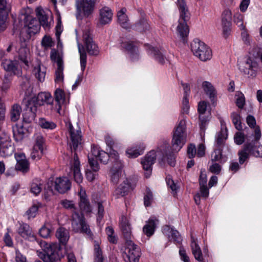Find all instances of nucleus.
Listing matches in <instances>:
<instances>
[{"instance_id": "nucleus-1", "label": "nucleus", "mask_w": 262, "mask_h": 262, "mask_svg": "<svg viewBox=\"0 0 262 262\" xmlns=\"http://www.w3.org/2000/svg\"><path fill=\"white\" fill-rule=\"evenodd\" d=\"M186 117H183L174 129L171 141V148L173 151H169L167 141H164L162 144L158 147L157 152L159 156L161 157L162 161L166 158L168 164L171 166H174L176 163L173 152H178L186 142Z\"/></svg>"}, {"instance_id": "nucleus-2", "label": "nucleus", "mask_w": 262, "mask_h": 262, "mask_svg": "<svg viewBox=\"0 0 262 262\" xmlns=\"http://www.w3.org/2000/svg\"><path fill=\"white\" fill-rule=\"evenodd\" d=\"M120 228L126 240V247L123 254L124 260L125 262H139L141 256L140 248L130 240L132 236L130 225L124 216H122L120 219Z\"/></svg>"}, {"instance_id": "nucleus-3", "label": "nucleus", "mask_w": 262, "mask_h": 262, "mask_svg": "<svg viewBox=\"0 0 262 262\" xmlns=\"http://www.w3.org/2000/svg\"><path fill=\"white\" fill-rule=\"evenodd\" d=\"M92 156H88L89 163L91 169L95 171H98L99 169V166L97 160L104 164H106L110 159L113 160V162L116 163L117 162V166L120 167L121 166V161L119 159V156L117 151L111 148L109 154L103 150H100L99 147L93 146L91 149Z\"/></svg>"}, {"instance_id": "nucleus-4", "label": "nucleus", "mask_w": 262, "mask_h": 262, "mask_svg": "<svg viewBox=\"0 0 262 262\" xmlns=\"http://www.w3.org/2000/svg\"><path fill=\"white\" fill-rule=\"evenodd\" d=\"M178 6L180 12V18L177 27V32L184 42L187 41V37L189 32L187 24L190 19V13L184 0H178Z\"/></svg>"}, {"instance_id": "nucleus-5", "label": "nucleus", "mask_w": 262, "mask_h": 262, "mask_svg": "<svg viewBox=\"0 0 262 262\" xmlns=\"http://www.w3.org/2000/svg\"><path fill=\"white\" fill-rule=\"evenodd\" d=\"M23 27H27L29 33L35 34L39 30L40 25L35 18L28 14L25 10H22L18 16V20L15 19L14 21V33L18 32Z\"/></svg>"}, {"instance_id": "nucleus-6", "label": "nucleus", "mask_w": 262, "mask_h": 262, "mask_svg": "<svg viewBox=\"0 0 262 262\" xmlns=\"http://www.w3.org/2000/svg\"><path fill=\"white\" fill-rule=\"evenodd\" d=\"M259 140H255L254 137L250 140H247L241 150L238 151L239 163L243 164L249 158L250 156L256 158H262V145L258 144Z\"/></svg>"}, {"instance_id": "nucleus-7", "label": "nucleus", "mask_w": 262, "mask_h": 262, "mask_svg": "<svg viewBox=\"0 0 262 262\" xmlns=\"http://www.w3.org/2000/svg\"><path fill=\"white\" fill-rule=\"evenodd\" d=\"M191 50L194 56L201 60L205 61L212 58V51L204 42L195 38L191 42Z\"/></svg>"}, {"instance_id": "nucleus-8", "label": "nucleus", "mask_w": 262, "mask_h": 262, "mask_svg": "<svg viewBox=\"0 0 262 262\" xmlns=\"http://www.w3.org/2000/svg\"><path fill=\"white\" fill-rule=\"evenodd\" d=\"M14 50L18 53V59L24 63L26 68L29 67L30 61V53L29 49L27 47L25 41L13 42L7 49V52Z\"/></svg>"}, {"instance_id": "nucleus-9", "label": "nucleus", "mask_w": 262, "mask_h": 262, "mask_svg": "<svg viewBox=\"0 0 262 262\" xmlns=\"http://www.w3.org/2000/svg\"><path fill=\"white\" fill-rule=\"evenodd\" d=\"M72 227L75 232L84 233L91 236L92 233L86 224L83 213L74 212L72 216Z\"/></svg>"}, {"instance_id": "nucleus-10", "label": "nucleus", "mask_w": 262, "mask_h": 262, "mask_svg": "<svg viewBox=\"0 0 262 262\" xmlns=\"http://www.w3.org/2000/svg\"><path fill=\"white\" fill-rule=\"evenodd\" d=\"M66 126L68 129L70 147L72 150L76 151L82 143L81 130L75 129L69 121L66 122Z\"/></svg>"}, {"instance_id": "nucleus-11", "label": "nucleus", "mask_w": 262, "mask_h": 262, "mask_svg": "<svg viewBox=\"0 0 262 262\" xmlns=\"http://www.w3.org/2000/svg\"><path fill=\"white\" fill-rule=\"evenodd\" d=\"M239 70L248 77H254L258 67V64L253 57H247L238 64Z\"/></svg>"}, {"instance_id": "nucleus-12", "label": "nucleus", "mask_w": 262, "mask_h": 262, "mask_svg": "<svg viewBox=\"0 0 262 262\" xmlns=\"http://www.w3.org/2000/svg\"><path fill=\"white\" fill-rule=\"evenodd\" d=\"M246 122L249 128L245 127L244 132H246L247 139L250 140L253 137L255 140H259L261 138V132L259 126L256 125V122L254 116L249 115L246 118Z\"/></svg>"}, {"instance_id": "nucleus-13", "label": "nucleus", "mask_w": 262, "mask_h": 262, "mask_svg": "<svg viewBox=\"0 0 262 262\" xmlns=\"http://www.w3.org/2000/svg\"><path fill=\"white\" fill-rule=\"evenodd\" d=\"M96 0H76V7L78 13L76 14L77 19L80 18L81 13L85 17L91 15L95 8Z\"/></svg>"}, {"instance_id": "nucleus-14", "label": "nucleus", "mask_w": 262, "mask_h": 262, "mask_svg": "<svg viewBox=\"0 0 262 262\" xmlns=\"http://www.w3.org/2000/svg\"><path fill=\"white\" fill-rule=\"evenodd\" d=\"M55 105L53 110L60 116L65 115V106L69 103V98L66 100L64 92L60 89H57L54 92Z\"/></svg>"}, {"instance_id": "nucleus-15", "label": "nucleus", "mask_w": 262, "mask_h": 262, "mask_svg": "<svg viewBox=\"0 0 262 262\" xmlns=\"http://www.w3.org/2000/svg\"><path fill=\"white\" fill-rule=\"evenodd\" d=\"M29 104H32L36 108L39 106L43 105L45 104H52L53 99L50 93L48 92H40L35 97L28 100Z\"/></svg>"}, {"instance_id": "nucleus-16", "label": "nucleus", "mask_w": 262, "mask_h": 262, "mask_svg": "<svg viewBox=\"0 0 262 262\" xmlns=\"http://www.w3.org/2000/svg\"><path fill=\"white\" fill-rule=\"evenodd\" d=\"M159 156V154L157 151L151 150L142 159L141 164L143 166V168L145 171V176L146 178L150 177L152 168V164L155 163L156 158Z\"/></svg>"}, {"instance_id": "nucleus-17", "label": "nucleus", "mask_w": 262, "mask_h": 262, "mask_svg": "<svg viewBox=\"0 0 262 262\" xmlns=\"http://www.w3.org/2000/svg\"><path fill=\"white\" fill-rule=\"evenodd\" d=\"M78 195L79 198L78 204L80 210L84 213L91 212L92 207L86 193V191L81 185L79 186Z\"/></svg>"}, {"instance_id": "nucleus-18", "label": "nucleus", "mask_w": 262, "mask_h": 262, "mask_svg": "<svg viewBox=\"0 0 262 262\" xmlns=\"http://www.w3.org/2000/svg\"><path fill=\"white\" fill-rule=\"evenodd\" d=\"M83 38L87 51L90 55H97L99 53L97 45L93 41L91 37L90 31L89 28L86 29L83 34Z\"/></svg>"}, {"instance_id": "nucleus-19", "label": "nucleus", "mask_w": 262, "mask_h": 262, "mask_svg": "<svg viewBox=\"0 0 262 262\" xmlns=\"http://www.w3.org/2000/svg\"><path fill=\"white\" fill-rule=\"evenodd\" d=\"M40 244L41 247H43V253L41 254L42 256L39 255L41 258L45 262H54L56 258L54 246L48 245L43 241H41Z\"/></svg>"}, {"instance_id": "nucleus-20", "label": "nucleus", "mask_w": 262, "mask_h": 262, "mask_svg": "<svg viewBox=\"0 0 262 262\" xmlns=\"http://www.w3.org/2000/svg\"><path fill=\"white\" fill-rule=\"evenodd\" d=\"M121 49L126 51L129 55L130 60L135 61L139 58V55L137 47L133 41L123 40L121 43Z\"/></svg>"}, {"instance_id": "nucleus-21", "label": "nucleus", "mask_w": 262, "mask_h": 262, "mask_svg": "<svg viewBox=\"0 0 262 262\" xmlns=\"http://www.w3.org/2000/svg\"><path fill=\"white\" fill-rule=\"evenodd\" d=\"M11 10V5L7 0H0V31L5 28V22Z\"/></svg>"}, {"instance_id": "nucleus-22", "label": "nucleus", "mask_w": 262, "mask_h": 262, "mask_svg": "<svg viewBox=\"0 0 262 262\" xmlns=\"http://www.w3.org/2000/svg\"><path fill=\"white\" fill-rule=\"evenodd\" d=\"M163 233L166 236L169 241L172 240L176 244H181L182 242V237L178 230L174 228L165 225L162 228Z\"/></svg>"}, {"instance_id": "nucleus-23", "label": "nucleus", "mask_w": 262, "mask_h": 262, "mask_svg": "<svg viewBox=\"0 0 262 262\" xmlns=\"http://www.w3.org/2000/svg\"><path fill=\"white\" fill-rule=\"evenodd\" d=\"M35 12L40 25L42 26L45 30L49 29L50 26L49 16L51 12L48 10H45L41 7L36 8Z\"/></svg>"}, {"instance_id": "nucleus-24", "label": "nucleus", "mask_w": 262, "mask_h": 262, "mask_svg": "<svg viewBox=\"0 0 262 262\" xmlns=\"http://www.w3.org/2000/svg\"><path fill=\"white\" fill-rule=\"evenodd\" d=\"M231 12L229 10H224L222 14V26L223 34L225 37H227L231 32Z\"/></svg>"}, {"instance_id": "nucleus-25", "label": "nucleus", "mask_w": 262, "mask_h": 262, "mask_svg": "<svg viewBox=\"0 0 262 262\" xmlns=\"http://www.w3.org/2000/svg\"><path fill=\"white\" fill-rule=\"evenodd\" d=\"M145 49L147 54L156 61L161 64L165 62V57L158 48L145 44Z\"/></svg>"}, {"instance_id": "nucleus-26", "label": "nucleus", "mask_w": 262, "mask_h": 262, "mask_svg": "<svg viewBox=\"0 0 262 262\" xmlns=\"http://www.w3.org/2000/svg\"><path fill=\"white\" fill-rule=\"evenodd\" d=\"M18 234L25 239L31 242L36 241V237L30 226L26 223L20 224L17 229Z\"/></svg>"}, {"instance_id": "nucleus-27", "label": "nucleus", "mask_w": 262, "mask_h": 262, "mask_svg": "<svg viewBox=\"0 0 262 262\" xmlns=\"http://www.w3.org/2000/svg\"><path fill=\"white\" fill-rule=\"evenodd\" d=\"M55 189L60 193H64L71 188V183L67 177H59L55 181Z\"/></svg>"}, {"instance_id": "nucleus-28", "label": "nucleus", "mask_w": 262, "mask_h": 262, "mask_svg": "<svg viewBox=\"0 0 262 262\" xmlns=\"http://www.w3.org/2000/svg\"><path fill=\"white\" fill-rule=\"evenodd\" d=\"M33 66L32 73L35 78L39 82L44 81L46 75V68L38 59L35 60V63H33Z\"/></svg>"}, {"instance_id": "nucleus-29", "label": "nucleus", "mask_w": 262, "mask_h": 262, "mask_svg": "<svg viewBox=\"0 0 262 262\" xmlns=\"http://www.w3.org/2000/svg\"><path fill=\"white\" fill-rule=\"evenodd\" d=\"M71 170L73 172L75 181L79 184V186L81 185L80 184L83 181V177L80 171V162L76 153L74 155V162L71 166Z\"/></svg>"}, {"instance_id": "nucleus-30", "label": "nucleus", "mask_w": 262, "mask_h": 262, "mask_svg": "<svg viewBox=\"0 0 262 262\" xmlns=\"http://www.w3.org/2000/svg\"><path fill=\"white\" fill-rule=\"evenodd\" d=\"M159 224V220L155 216L150 217L143 228V232L148 237L152 236Z\"/></svg>"}, {"instance_id": "nucleus-31", "label": "nucleus", "mask_w": 262, "mask_h": 262, "mask_svg": "<svg viewBox=\"0 0 262 262\" xmlns=\"http://www.w3.org/2000/svg\"><path fill=\"white\" fill-rule=\"evenodd\" d=\"M190 247L195 259L199 262H203L204 258L198 239L191 234Z\"/></svg>"}, {"instance_id": "nucleus-32", "label": "nucleus", "mask_w": 262, "mask_h": 262, "mask_svg": "<svg viewBox=\"0 0 262 262\" xmlns=\"http://www.w3.org/2000/svg\"><path fill=\"white\" fill-rule=\"evenodd\" d=\"M2 66L6 71L11 72L14 75H19L20 74L19 62L17 60L6 59L3 61Z\"/></svg>"}, {"instance_id": "nucleus-33", "label": "nucleus", "mask_w": 262, "mask_h": 262, "mask_svg": "<svg viewBox=\"0 0 262 262\" xmlns=\"http://www.w3.org/2000/svg\"><path fill=\"white\" fill-rule=\"evenodd\" d=\"M26 105V108L23 114V119L24 122L29 123L34 120L37 108L32 104H29L28 101Z\"/></svg>"}, {"instance_id": "nucleus-34", "label": "nucleus", "mask_w": 262, "mask_h": 262, "mask_svg": "<svg viewBox=\"0 0 262 262\" xmlns=\"http://www.w3.org/2000/svg\"><path fill=\"white\" fill-rule=\"evenodd\" d=\"M15 158L17 161L16 169L18 170L27 172L29 167L28 161L26 159L24 153L19 152L15 154Z\"/></svg>"}, {"instance_id": "nucleus-35", "label": "nucleus", "mask_w": 262, "mask_h": 262, "mask_svg": "<svg viewBox=\"0 0 262 262\" xmlns=\"http://www.w3.org/2000/svg\"><path fill=\"white\" fill-rule=\"evenodd\" d=\"M145 148L143 143H139L126 150V154L128 158H135L142 155Z\"/></svg>"}, {"instance_id": "nucleus-36", "label": "nucleus", "mask_w": 262, "mask_h": 262, "mask_svg": "<svg viewBox=\"0 0 262 262\" xmlns=\"http://www.w3.org/2000/svg\"><path fill=\"white\" fill-rule=\"evenodd\" d=\"M202 87L211 102L214 103L217 97V92L213 85L210 82L205 81L203 82Z\"/></svg>"}, {"instance_id": "nucleus-37", "label": "nucleus", "mask_w": 262, "mask_h": 262, "mask_svg": "<svg viewBox=\"0 0 262 262\" xmlns=\"http://www.w3.org/2000/svg\"><path fill=\"white\" fill-rule=\"evenodd\" d=\"M99 15L100 23L102 25H106L111 21L113 12L110 8L104 7L100 10Z\"/></svg>"}, {"instance_id": "nucleus-38", "label": "nucleus", "mask_w": 262, "mask_h": 262, "mask_svg": "<svg viewBox=\"0 0 262 262\" xmlns=\"http://www.w3.org/2000/svg\"><path fill=\"white\" fill-rule=\"evenodd\" d=\"M126 9L125 8H122L117 13L118 21L120 26L125 29H128L130 28V24L129 20L125 13Z\"/></svg>"}, {"instance_id": "nucleus-39", "label": "nucleus", "mask_w": 262, "mask_h": 262, "mask_svg": "<svg viewBox=\"0 0 262 262\" xmlns=\"http://www.w3.org/2000/svg\"><path fill=\"white\" fill-rule=\"evenodd\" d=\"M56 236L61 244L66 245L69 239V231L64 228L60 227L56 231Z\"/></svg>"}, {"instance_id": "nucleus-40", "label": "nucleus", "mask_w": 262, "mask_h": 262, "mask_svg": "<svg viewBox=\"0 0 262 262\" xmlns=\"http://www.w3.org/2000/svg\"><path fill=\"white\" fill-rule=\"evenodd\" d=\"M57 68L55 71V82L56 83H61L63 81V66L62 59L58 58L57 61Z\"/></svg>"}, {"instance_id": "nucleus-41", "label": "nucleus", "mask_w": 262, "mask_h": 262, "mask_svg": "<svg viewBox=\"0 0 262 262\" xmlns=\"http://www.w3.org/2000/svg\"><path fill=\"white\" fill-rule=\"evenodd\" d=\"M130 189V185L126 182L121 184L115 190L114 195L119 198L126 195Z\"/></svg>"}, {"instance_id": "nucleus-42", "label": "nucleus", "mask_w": 262, "mask_h": 262, "mask_svg": "<svg viewBox=\"0 0 262 262\" xmlns=\"http://www.w3.org/2000/svg\"><path fill=\"white\" fill-rule=\"evenodd\" d=\"M123 167V164L121 162V166L118 167L117 166V162L113 164V167L111 169V179L114 183H117L119 181L120 176L121 173V169Z\"/></svg>"}, {"instance_id": "nucleus-43", "label": "nucleus", "mask_w": 262, "mask_h": 262, "mask_svg": "<svg viewBox=\"0 0 262 262\" xmlns=\"http://www.w3.org/2000/svg\"><path fill=\"white\" fill-rule=\"evenodd\" d=\"M221 124L222 126L221 130L215 137L216 144L218 146L222 145L223 144L224 141L227 138V128H225V129H223L224 126L225 125V122L223 121H221Z\"/></svg>"}, {"instance_id": "nucleus-44", "label": "nucleus", "mask_w": 262, "mask_h": 262, "mask_svg": "<svg viewBox=\"0 0 262 262\" xmlns=\"http://www.w3.org/2000/svg\"><path fill=\"white\" fill-rule=\"evenodd\" d=\"M22 112L21 107L18 104H14L10 109V116L13 122L17 121L20 118Z\"/></svg>"}, {"instance_id": "nucleus-45", "label": "nucleus", "mask_w": 262, "mask_h": 262, "mask_svg": "<svg viewBox=\"0 0 262 262\" xmlns=\"http://www.w3.org/2000/svg\"><path fill=\"white\" fill-rule=\"evenodd\" d=\"M11 79L5 75L0 85V98L5 96L11 87Z\"/></svg>"}, {"instance_id": "nucleus-46", "label": "nucleus", "mask_w": 262, "mask_h": 262, "mask_svg": "<svg viewBox=\"0 0 262 262\" xmlns=\"http://www.w3.org/2000/svg\"><path fill=\"white\" fill-rule=\"evenodd\" d=\"M25 130L21 124H16L13 127V136L15 141L18 142L23 140L25 135Z\"/></svg>"}, {"instance_id": "nucleus-47", "label": "nucleus", "mask_w": 262, "mask_h": 262, "mask_svg": "<svg viewBox=\"0 0 262 262\" xmlns=\"http://www.w3.org/2000/svg\"><path fill=\"white\" fill-rule=\"evenodd\" d=\"M76 35L77 36V30H75ZM77 46L79 53L80 54V66L82 71H84L86 64V54L84 50L81 49V44L80 43L78 37H77Z\"/></svg>"}, {"instance_id": "nucleus-48", "label": "nucleus", "mask_w": 262, "mask_h": 262, "mask_svg": "<svg viewBox=\"0 0 262 262\" xmlns=\"http://www.w3.org/2000/svg\"><path fill=\"white\" fill-rule=\"evenodd\" d=\"M150 25L147 19L144 18H141L135 25L134 29L139 32H144L148 30Z\"/></svg>"}, {"instance_id": "nucleus-49", "label": "nucleus", "mask_w": 262, "mask_h": 262, "mask_svg": "<svg viewBox=\"0 0 262 262\" xmlns=\"http://www.w3.org/2000/svg\"><path fill=\"white\" fill-rule=\"evenodd\" d=\"M54 228L50 223H46L40 228L39 231L40 235L43 238H48L50 236L52 232L54 230Z\"/></svg>"}, {"instance_id": "nucleus-50", "label": "nucleus", "mask_w": 262, "mask_h": 262, "mask_svg": "<svg viewBox=\"0 0 262 262\" xmlns=\"http://www.w3.org/2000/svg\"><path fill=\"white\" fill-rule=\"evenodd\" d=\"M245 141H246V142H247L246 132H245L244 130L243 132H242V130H238L234 134V141L236 145H242Z\"/></svg>"}, {"instance_id": "nucleus-51", "label": "nucleus", "mask_w": 262, "mask_h": 262, "mask_svg": "<svg viewBox=\"0 0 262 262\" xmlns=\"http://www.w3.org/2000/svg\"><path fill=\"white\" fill-rule=\"evenodd\" d=\"M42 183L40 180H34L31 187V192L35 195H38L41 191Z\"/></svg>"}, {"instance_id": "nucleus-52", "label": "nucleus", "mask_w": 262, "mask_h": 262, "mask_svg": "<svg viewBox=\"0 0 262 262\" xmlns=\"http://www.w3.org/2000/svg\"><path fill=\"white\" fill-rule=\"evenodd\" d=\"M231 117L235 128L238 130H242L243 129V126L241 121L240 115L236 113H232L231 114Z\"/></svg>"}, {"instance_id": "nucleus-53", "label": "nucleus", "mask_w": 262, "mask_h": 262, "mask_svg": "<svg viewBox=\"0 0 262 262\" xmlns=\"http://www.w3.org/2000/svg\"><path fill=\"white\" fill-rule=\"evenodd\" d=\"M234 23L239 29H244L246 26L244 22V15L239 13H236L233 16Z\"/></svg>"}, {"instance_id": "nucleus-54", "label": "nucleus", "mask_w": 262, "mask_h": 262, "mask_svg": "<svg viewBox=\"0 0 262 262\" xmlns=\"http://www.w3.org/2000/svg\"><path fill=\"white\" fill-rule=\"evenodd\" d=\"M39 124L42 128L47 129H53L56 127V125L54 122L48 121L44 118L39 120Z\"/></svg>"}, {"instance_id": "nucleus-55", "label": "nucleus", "mask_w": 262, "mask_h": 262, "mask_svg": "<svg viewBox=\"0 0 262 262\" xmlns=\"http://www.w3.org/2000/svg\"><path fill=\"white\" fill-rule=\"evenodd\" d=\"M236 104L239 108H243L245 104V97L244 95L239 91L236 92Z\"/></svg>"}, {"instance_id": "nucleus-56", "label": "nucleus", "mask_w": 262, "mask_h": 262, "mask_svg": "<svg viewBox=\"0 0 262 262\" xmlns=\"http://www.w3.org/2000/svg\"><path fill=\"white\" fill-rule=\"evenodd\" d=\"M105 232L107 235L108 241L112 244H116L117 242V238L114 234V230L112 227H107L105 229Z\"/></svg>"}, {"instance_id": "nucleus-57", "label": "nucleus", "mask_w": 262, "mask_h": 262, "mask_svg": "<svg viewBox=\"0 0 262 262\" xmlns=\"http://www.w3.org/2000/svg\"><path fill=\"white\" fill-rule=\"evenodd\" d=\"M153 201V195L149 188H147L144 196V204L145 207L150 206Z\"/></svg>"}, {"instance_id": "nucleus-58", "label": "nucleus", "mask_w": 262, "mask_h": 262, "mask_svg": "<svg viewBox=\"0 0 262 262\" xmlns=\"http://www.w3.org/2000/svg\"><path fill=\"white\" fill-rule=\"evenodd\" d=\"M45 142V141L42 136L39 134H37L35 136V143L34 147L43 150Z\"/></svg>"}, {"instance_id": "nucleus-59", "label": "nucleus", "mask_w": 262, "mask_h": 262, "mask_svg": "<svg viewBox=\"0 0 262 262\" xmlns=\"http://www.w3.org/2000/svg\"><path fill=\"white\" fill-rule=\"evenodd\" d=\"M242 31L241 37L244 43L248 46H250L252 42V39L248 32V30L245 28L244 29H240Z\"/></svg>"}, {"instance_id": "nucleus-60", "label": "nucleus", "mask_w": 262, "mask_h": 262, "mask_svg": "<svg viewBox=\"0 0 262 262\" xmlns=\"http://www.w3.org/2000/svg\"><path fill=\"white\" fill-rule=\"evenodd\" d=\"M94 256V262H103L102 252L98 245L95 246Z\"/></svg>"}, {"instance_id": "nucleus-61", "label": "nucleus", "mask_w": 262, "mask_h": 262, "mask_svg": "<svg viewBox=\"0 0 262 262\" xmlns=\"http://www.w3.org/2000/svg\"><path fill=\"white\" fill-rule=\"evenodd\" d=\"M43 150L38 149L33 146L32 151L31 153V157L32 159L37 160L40 159L43 155Z\"/></svg>"}, {"instance_id": "nucleus-62", "label": "nucleus", "mask_w": 262, "mask_h": 262, "mask_svg": "<svg viewBox=\"0 0 262 262\" xmlns=\"http://www.w3.org/2000/svg\"><path fill=\"white\" fill-rule=\"evenodd\" d=\"M38 207L35 205L34 204L27 211H26V215L28 216V219H30L31 218H34L35 217L37 212L38 211Z\"/></svg>"}, {"instance_id": "nucleus-63", "label": "nucleus", "mask_w": 262, "mask_h": 262, "mask_svg": "<svg viewBox=\"0 0 262 262\" xmlns=\"http://www.w3.org/2000/svg\"><path fill=\"white\" fill-rule=\"evenodd\" d=\"M41 45L45 48L47 49L53 47L54 43L51 37L45 36L42 39Z\"/></svg>"}, {"instance_id": "nucleus-64", "label": "nucleus", "mask_w": 262, "mask_h": 262, "mask_svg": "<svg viewBox=\"0 0 262 262\" xmlns=\"http://www.w3.org/2000/svg\"><path fill=\"white\" fill-rule=\"evenodd\" d=\"M60 204L62 207L67 209H75V204L73 201L68 200L67 199L61 200Z\"/></svg>"}]
</instances>
